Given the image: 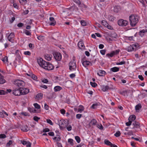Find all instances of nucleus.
I'll list each match as a JSON object with an SVG mask.
<instances>
[{"label":"nucleus","instance_id":"f257e3e1","mask_svg":"<svg viewBox=\"0 0 147 147\" xmlns=\"http://www.w3.org/2000/svg\"><path fill=\"white\" fill-rule=\"evenodd\" d=\"M129 18L130 25L132 26H135L138 22L139 17L136 15H131Z\"/></svg>","mask_w":147,"mask_h":147},{"label":"nucleus","instance_id":"f03ea898","mask_svg":"<svg viewBox=\"0 0 147 147\" xmlns=\"http://www.w3.org/2000/svg\"><path fill=\"white\" fill-rule=\"evenodd\" d=\"M58 125L61 129L66 127L69 124V120H58Z\"/></svg>","mask_w":147,"mask_h":147},{"label":"nucleus","instance_id":"7ed1b4c3","mask_svg":"<svg viewBox=\"0 0 147 147\" xmlns=\"http://www.w3.org/2000/svg\"><path fill=\"white\" fill-rule=\"evenodd\" d=\"M37 61L39 65L43 68H44L45 66L47 65V64L48 62L45 61L41 58L38 59Z\"/></svg>","mask_w":147,"mask_h":147},{"label":"nucleus","instance_id":"20e7f679","mask_svg":"<svg viewBox=\"0 0 147 147\" xmlns=\"http://www.w3.org/2000/svg\"><path fill=\"white\" fill-rule=\"evenodd\" d=\"M69 69L70 71L76 70V65L74 59H73L72 61L69 63Z\"/></svg>","mask_w":147,"mask_h":147},{"label":"nucleus","instance_id":"39448f33","mask_svg":"<svg viewBox=\"0 0 147 147\" xmlns=\"http://www.w3.org/2000/svg\"><path fill=\"white\" fill-rule=\"evenodd\" d=\"M128 24L127 21L122 19H120L118 21V24L119 26H125L127 25Z\"/></svg>","mask_w":147,"mask_h":147},{"label":"nucleus","instance_id":"423d86ee","mask_svg":"<svg viewBox=\"0 0 147 147\" xmlns=\"http://www.w3.org/2000/svg\"><path fill=\"white\" fill-rule=\"evenodd\" d=\"M14 84L18 87H23L25 86L24 82L22 80H16L14 81Z\"/></svg>","mask_w":147,"mask_h":147},{"label":"nucleus","instance_id":"0eeeda50","mask_svg":"<svg viewBox=\"0 0 147 147\" xmlns=\"http://www.w3.org/2000/svg\"><path fill=\"white\" fill-rule=\"evenodd\" d=\"M55 59L57 61H60L61 59V54L58 52H55L53 54Z\"/></svg>","mask_w":147,"mask_h":147},{"label":"nucleus","instance_id":"6e6552de","mask_svg":"<svg viewBox=\"0 0 147 147\" xmlns=\"http://www.w3.org/2000/svg\"><path fill=\"white\" fill-rule=\"evenodd\" d=\"M19 88L21 92V95L26 94L29 92V89L27 88L20 87Z\"/></svg>","mask_w":147,"mask_h":147},{"label":"nucleus","instance_id":"1a4fd4ad","mask_svg":"<svg viewBox=\"0 0 147 147\" xmlns=\"http://www.w3.org/2000/svg\"><path fill=\"white\" fill-rule=\"evenodd\" d=\"M47 65L45 66L44 69L48 70H50L53 69L54 68V66L52 64L48 62Z\"/></svg>","mask_w":147,"mask_h":147},{"label":"nucleus","instance_id":"9d476101","mask_svg":"<svg viewBox=\"0 0 147 147\" xmlns=\"http://www.w3.org/2000/svg\"><path fill=\"white\" fill-rule=\"evenodd\" d=\"M13 94L16 96H20L21 95V92L20 88L15 89L13 90Z\"/></svg>","mask_w":147,"mask_h":147},{"label":"nucleus","instance_id":"9b49d317","mask_svg":"<svg viewBox=\"0 0 147 147\" xmlns=\"http://www.w3.org/2000/svg\"><path fill=\"white\" fill-rule=\"evenodd\" d=\"M14 37V33H11L8 36L7 39L9 41L13 42L14 40L13 38Z\"/></svg>","mask_w":147,"mask_h":147},{"label":"nucleus","instance_id":"f8f14e48","mask_svg":"<svg viewBox=\"0 0 147 147\" xmlns=\"http://www.w3.org/2000/svg\"><path fill=\"white\" fill-rule=\"evenodd\" d=\"M78 45L80 49L82 50L84 49L85 47L82 41H79L78 43Z\"/></svg>","mask_w":147,"mask_h":147},{"label":"nucleus","instance_id":"ddd939ff","mask_svg":"<svg viewBox=\"0 0 147 147\" xmlns=\"http://www.w3.org/2000/svg\"><path fill=\"white\" fill-rule=\"evenodd\" d=\"M20 128H21V130L24 132H27L30 130L27 125L21 126Z\"/></svg>","mask_w":147,"mask_h":147},{"label":"nucleus","instance_id":"4468645a","mask_svg":"<svg viewBox=\"0 0 147 147\" xmlns=\"http://www.w3.org/2000/svg\"><path fill=\"white\" fill-rule=\"evenodd\" d=\"M50 21L51 22L50 23V25L51 26H54L56 23L55 20L53 17H51L49 18Z\"/></svg>","mask_w":147,"mask_h":147},{"label":"nucleus","instance_id":"2eb2a0df","mask_svg":"<svg viewBox=\"0 0 147 147\" xmlns=\"http://www.w3.org/2000/svg\"><path fill=\"white\" fill-rule=\"evenodd\" d=\"M82 64L85 67H86L87 66L90 65V64H91V65H92V63L90 61H83Z\"/></svg>","mask_w":147,"mask_h":147},{"label":"nucleus","instance_id":"dca6fc26","mask_svg":"<svg viewBox=\"0 0 147 147\" xmlns=\"http://www.w3.org/2000/svg\"><path fill=\"white\" fill-rule=\"evenodd\" d=\"M46 59L49 61H50L52 58V55L50 54H46L44 55Z\"/></svg>","mask_w":147,"mask_h":147},{"label":"nucleus","instance_id":"f3484780","mask_svg":"<svg viewBox=\"0 0 147 147\" xmlns=\"http://www.w3.org/2000/svg\"><path fill=\"white\" fill-rule=\"evenodd\" d=\"M106 74V72L104 70H99L98 74L100 76H104Z\"/></svg>","mask_w":147,"mask_h":147},{"label":"nucleus","instance_id":"a211bd4d","mask_svg":"<svg viewBox=\"0 0 147 147\" xmlns=\"http://www.w3.org/2000/svg\"><path fill=\"white\" fill-rule=\"evenodd\" d=\"M133 125L136 128H138L140 127V123L136 121L133 123Z\"/></svg>","mask_w":147,"mask_h":147},{"label":"nucleus","instance_id":"6ab92c4d","mask_svg":"<svg viewBox=\"0 0 147 147\" xmlns=\"http://www.w3.org/2000/svg\"><path fill=\"white\" fill-rule=\"evenodd\" d=\"M125 50L128 52H131L133 51H134V49L132 45H130L126 48Z\"/></svg>","mask_w":147,"mask_h":147},{"label":"nucleus","instance_id":"aec40b11","mask_svg":"<svg viewBox=\"0 0 147 147\" xmlns=\"http://www.w3.org/2000/svg\"><path fill=\"white\" fill-rule=\"evenodd\" d=\"M5 82V80L4 79L3 77L0 73V84H3Z\"/></svg>","mask_w":147,"mask_h":147},{"label":"nucleus","instance_id":"412c9836","mask_svg":"<svg viewBox=\"0 0 147 147\" xmlns=\"http://www.w3.org/2000/svg\"><path fill=\"white\" fill-rule=\"evenodd\" d=\"M62 88L61 87L59 86H56L54 88V90L55 92L60 91Z\"/></svg>","mask_w":147,"mask_h":147},{"label":"nucleus","instance_id":"4be33fe9","mask_svg":"<svg viewBox=\"0 0 147 147\" xmlns=\"http://www.w3.org/2000/svg\"><path fill=\"white\" fill-rule=\"evenodd\" d=\"M43 96V94L41 93H38L36 96V98L38 100L42 98Z\"/></svg>","mask_w":147,"mask_h":147},{"label":"nucleus","instance_id":"5701e85b","mask_svg":"<svg viewBox=\"0 0 147 147\" xmlns=\"http://www.w3.org/2000/svg\"><path fill=\"white\" fill-rule=\"evenodd\" d=\"M111 70L113 72H117L119 70V68L117 67H114L111 68Z\"/></svg>","mask_w":147,"mask_h":147},{"label":"nucleus","instance_id":"b1692460","mask_svg":"<svg viewBox=\"0 0 147 147\" xmlns=\"http://www.w3.org/2000/svg\"><path fill=\"white\" fill-rule=\"evenodd\" d=\"M97 121L96 120H91V121L89 123V125L91 126L92 125H96Z\"/></svg>","mask_w":147,"mask_h":147},{"label":"nucleus","instance_id":"393cba45","mask_svg":"<svg viewBox=\"0 0 147 147\" xmlns=\"http://www.w3.org/2000/svg\"><path fill=\"white\" fill-rule=\"evenodd\" d=\"M132 46L134 49V51H136L137 48L139 47V45L138 43H135L133 44Z\"/></svg>","mask_w":147,"mask_h":147},{"label":"nucleus","instance_id":"a878e982","mask_svg":"<svg viewBox=\"0 0 147 147\" xmlns=\"http://www.w3.org/2000/svg\"><path fill=\"white\" fill-rule=\"evenodd\" d=\"M120 9V8L119 6H115L114 7V11L115 12H118Z\"/></svg>","mask_w":147,"mask_h":147},{"label":"nucleus","instance_id":"bb28decb","mask_svg":"<svg viewBox=\"0 0 147 147\" xmlns=\"http://www.w3.org/2000/svg\"><path fill=\"white\" fill-rule=\"evenodd\" d=\"M109 89V86L107 85L105 86H103L102 87V89L103 91H105L108 90Z\"/></svg>","mask_w":147,"mask_h":147},{"label":"nucleus","instance_id":"cd10ccee","mask_svg":"<svg viewBox=\"0 0 147 147\" xmlns=\"http://www.w3.org/2000/svg\"><path fill=\"white\" fill-rule=\"evenodd\" d=\"M99 102H96L93 104L91 106V108L93 109H95L97 107V106L99 105Z\"/></svg>","mask_w":147,"mask_h":147},{"label":"nucleus","instance_id":"c85d7f7f","mask_svg":"<svg viewBox=\"0 0 147 147\" xmlns=\"http://www.w3.org/2000/svg\"><path fill=\"white\" fill-rule=\"evenodd\" d=\"M104 143L106 145L109 146H110L112 143L109 140L106 139L104 140Z\"/></svg>","mask_w":147,"mask_h":147},{"label":"nucleus","instance_id":"c756f323","mask_svg":"<svg viewBox=\"0 0 147 147\" xmlns=\"http://www.w3.org/2000/svg\"><path fill=\"white\" fill-rule=\"evenodd\" d=\"M79 107L80 108L78 109V111L81 113L84 110V108L82 105H80Z\"/></svg>","mask_w":147,"mask_h":147},{"label":"nucleus","instance_id":"7c9ffc66","mask_svg":"<svg viewBox=\"0 0 147 147\" xmlns=\"http://www.w3.org/2000/svg\"><path fill=\"white\" fill-rule=\"evenodd\" d=\"M102 25L105 27H106L107 25H108V23L105 20H102L101 22Z\"/></svg>","mask_w":147,"mask_h":147},{"label":"nucleus","instance_id":"2f4dec72","mask_svg":"<svg viewBox=\"0 0 147 147\" xmlns=\"http://www.w3.org/2000/svg\"><path fill=\"white\" fill-rule=\"evenodd\" d=\"M142 108V106L140 104H139L135 107V109L136 110H139Z\"/></svg>","mask_w":147,"mask_h":147},{"label":"nucleus","instance_id":"473e14b6","mask_svg":"<svg viewBox=\"0 0 147 147\" xmlns=\"http://www.w3.org/2000/svg\"><path fill=\"white\" fill-rule=\"evenodd\" d=\"M73 140L72 139H69L68 140V143H69L70 144L71 146H73L74 145V143L73 142Z\"/></svg>","mask_w":147,"mask_h":147},{"label":"nucleus","instance_id":"72a5a7b5","mask_svg":"<svg viewBox=\"0 0 147 147\" xmlns=\"http://www.w3.org/2000/svg\"><path fill=\"white\" fill-rule=\"evenodd\" d=\"M75 139H76V142L78 143H79L81 141L80 138V137L78 136H76L75 137Z\"/></svg>","mask_w":147,"mask_h":147},{"label":"nucleus","instance_id":"f704fd0d","mask_svg":"<svg viewBox=\"0 0 147 147\" xmlns=\"http://www.w3.org/2000/svg\"><path fill=\"white\" fill-rule=\"evenodd\" d=\"M136 119V117L135 115H130L128 118V119Z\"/></svg>","mask_w":147,"mask_h":147},{"label":"nucleus","instance_id":"c9c22d12","mask_svg":"<svg viewBox=\"0 0 147 147\" xmlns=\"http://www.w3.org/2000/svg\"><path fill=\"white\" fill-rule=\"evenodd\" d=\"M121 133L119 131H117L115 134L114 135L116 137H119L120 136Z\"/></svg>","mask_w":147,"mask_h":147},{"label":"nucleus","instance_id":"e433bc0d","mask_svg":"<svg viewBox=\"0 0 147 147\" xmlns=\"http://www.w3.org/2000/svg\"><path fill=\"white\" fill-rule=\"evenodd\" d=\"M20 3L22 5H24L27 2V0H19Z\"/></svg>","mask_w":147,"mask_h":147},{"label":"nucleus","instance_id":"4c0bfd02","mask_svg":"<svg viewBox=\"0 0 147 147\" xmlns=\"http://www.w3.org/2000/svg\"><path fill=\"white\" fill-rule=\"evenodd\" d=\"M21 114L23 116H30L29 114L25 112H22L21 113Z\"/></svg>","mask_w":147,"mask_h":147},{"label":"nucleus","instance_id":"58836bf2","mask_svg":"<svg viewBox=\"0 0 147 147\" xmlns=\"http://www.w3.org/2000/svg\"><path fill=\"white\" fill-rule=\"evenodd\" d=\"M44 36H39L37 37L38 39L40 40H42L44 39Z\"/></svg>","mask_w":147,"mask_h":147},{"label":"nucleus","instance_id":"ea45409f","mask_svg":"<svg viewBox=\"0 0 147 147\" xmlns=\"http://www.w3.org/2000/svg\"><path fill=\"white\" fill-rule=\"evenodd\" d=\"M34 105L35 108L36 109H39L40 108V105L37 103H34Z\"/></svg>","mask_w":147,"mask_h":147},{"label":"nucleus","instance_id":"a19ab883","mask_svg":"<svg viewBox=\"0 0 147 147\" xmlns=\"http://www.w3.org/2000/svg\"><path fill=\"white\" fill-rule=\"evenodd\" d=\"M2 60L4 63H6L7 61V56H5L2 59Z\"/></svg>","mask_w":147,"mask_h":147},{"label":"nucleus","instance_id":"79ce46f5","mask_svg":"<svg viewBox=\"0 0 147 147\" xmlns=\"http://www.w3.org/2000/svg\"><path fill=\"white\" fill-rule=\"evenodd\" d=\"M7 92L4 90H0V95H5Z\"/></svg>","mask_w":147,"mask_h":147},{"label":"nucleus","instance_id":"37998d69","mask_svg":"<svg viewBox=\"0 0 147 147\" xmlns=\"http://www.w3.org/2000/svg\"><path fill=\"white\" fill-rule=\"evenodd\" d=\"M134 120H129V121L128 122H126L125 123L126 125L127 126H130L131 124L132 121Z\"/></svg>","mask_w":147,"mask_h":147},{"label":"nucleus","instance_id":"c03bdc74","mask_svg":"<svg viewBox=\"0 0 147 147\" xmlns=\"http://www.w3.org/2000/svg\"><path fill=\"white\" fill-rule=\"evenodd\" d=\"M90 84L92 86L94 87H95L97 86V84L95 82H90Z\"/></svg>","mask_w":147,"mask_h":147},{"label":"nucleus","instance_id":"a18cd8bd","mask_svg":"<svg viewBox=\"0 0 147 147\" xmlns=\"http://www.w3.org/2000/svg\"><path fill=\"white\" fill-rule=\"evenodd\" d=\"M114 53L113 52H111L110 53H108L106 54V56L108 57H113L114 55L113 54Z\"/></svg>","mask_w":147,"mask_h":147},{"label":"nucleus","instance_id":"49530a36","mask_svg":"<svg viewBox=\"0 0 147 147\" xmlns=\"http://www.w3.org/2000/svg\"><path fill=\"white\" fill-rule=\"evenodd\" d=\"M125 62L124 61H122L120 62L117 63L116 65H122L123 64H125Z\"/></svg>","mask_w":147,"mask_h":147},{"label":"nucleus","instance_id":"de8ad7c7","mask_svg":"<svg viewBox=\"0 0 147 147\" xmlns=\"http://www.w3.org/2000/svg\"><path fill=\"white\" fill-rule=\"evenodd\" d=\"M81 25L84 26H85L86 25V22L84 20H82L81 21Z\"/></svg>","mask_w":147,"mask_h":147},{"label":"nucleus","instance_id":"09e8293b","mask_svg":"<svg viewBox=\"0 0 147 147\" xmlns=\"http://www.w3.org/2000/svg\"><path fill=\"white\" fill-rule=\"evenodd\" d=\"M31 75V78L33 80H36L37 79V77L35 75L32 74Z\"/></svg>","mask_w":147,"mask_h":147},{"label":"nucleus","instance_id":"8fccbe9b","mask_svg":"<svg viewBox=\"0 0 147 147\" xmlns=\"http://www.w3.org/2000/svg\"><path fill=\"white\" fill-rule=\"evenodd\" d=\"M120 51V50L119 49H117V50H116L115 51H113V52L114 53L113 54L114 55H115V54H118Z\"/></svg>","mask_w":147,"mask_h":147},{"label":"nucleus","instance_id":"3c124183","mask_svg":"<svg viewBox=\"0 0 147 147\" xmlns=\"http://www.w3.org/2000/svg\"><path fill=\"white\" fill-rule=\"evenodd\" d=\"M50 131V129L47 128L44 129L43 130V132H47L49 131Z\"/></svg>","mask_w":147,"mask_h":147},{"label":"nucleus","instance_id":"603ef678","mask_svg":"<svg viewBox=\"0 0 147 147\" xmlns=\"http://www.w3.org/2000/svg\"><path fill=\"white\" fill-rule=\"evenodd\" d=\"M12 143V141L11 140H9V142H7L6 144L7 146H9Z\"/></svg>","mask_w":147,"mask_h":147},{"label":"nucleus","instance_id":"864d4df0","mask_svg":"<svg viewBox=\"0 0 147 147\" xmlns=\"http://www.w3.org/2000/svg\"><path fill=\"white\" fill-rule=\"evenodd\" d=\"M24 54L25 55L30 56L31 55V53L29 51H26L24 52Z\"/></svg>","mask_w":147,"mask_h":147},{"label":"nucleus","instance_id":"5fc2aeb1","mask_svg":"<svg viewBox=\"0 0 147 147\" xmlns=\"http://www.w3.org/2000/svg\"><path fill=\"white\" fill-rule=\"evenodd\" d=\"M6 137V136L4 134H0V138H4Z\"/></svg>","mask_w":147,"mask_h":147},{"label":"nucleus","instance_id":"6e6d98bb","mask_svg":"<svg viewBox=\"0 0 147 147\" xmlns=\"http://www.w3.org/2000/svg\"><path fill=\"white\" fill-rule=\"evenodd\" d=\"M25 33L27 35H31V33L29 32V31L27 30H25Z\"/></svg>","mask_w":147,"mask_h":147},{"label":"nucleus","instance_id":"4d7b16f0","mask_svg":"<svg viewBox=\"0 0 147 147\" xmlns=\"http://www.w3.org/2000/svg\"><path fill=\"white\" fill-rule=\"evenodd\" d=\"M61 113L63 115H64L65 114V111L64 109H61L60 110Z\"/></svg>","mask_w":147,"mask_h":147},{"label":"nucleus","instance_id":"13d9d810","mask_svg":"<svg viewBox=\"0 0 147 147\" xmlns=\"http://www.w3.org/2000/svg\"><path fill=\"white\" fill-rule=\"evenodd\" d=\"M74 2L78 5H80L81 4V2L80 0H75Z\"/></svg>","mask_w":147,"mask_h":147},{"label":"nucleus","instance_id":"bf43d9fd","mask_svg":"<svg viewBox=\"0 0 147 147\" xmlns=\"http://www.w3.org/2000/svg\"><path fill=\"white\" fill-rule=\"evenodd\" d=\"M57 136H58V137H57V138L56 140V141L58 142L60 141L61 140V137L59 135H57Z\"/></svg>","mask_w":147,"mask_h":147},{"label":"nucleus","instance_id":"052dcab7","mask_svg":"<svg viewBox=\"0 0 147 147\" xmlns=\"http://www.w3.org/2000/svg\"><path fill=\"white\" fill-rule=\"evenodd\" d=\"M28 110L31 113H33L34 108L29 107L28 108Z\"/></svg>","mask_w":147,"mask_h":147},{"label":"nucleus","instance_id":"680f3d73","mask_svg":"<svg viewBox=\"0 0 147 147\" xmlns=\"http://www.w3.org/2000/svg\"><path fill=\"white\" fill-rule=\"evenodd\" d=\"M140 31V33L142 32L144 34L145 33L147 32V28H146L145 29H143Z\"/></svg>","mask_w":147,"mask_h":147},{"label":"nucleus","instance_id":"e2e57ef3","mask_svg":"<svg viewBox=\"0 0 147 147\" xmlns=\"http://www.w3.org/2000/svg\"><path fill=\"white\" fill-rule=\"evenodd\" d=\"M48 134L49 136H53L54 135V133L52 131L49 132Z\"/></svg>","mask_w":147,"mask_h":147},{"label":"nucleus","instance_id":"0e129e2a","mask_svg":"<svg viewBox=\"0 0 147 147\" xmlns=\"http://www.w3.org/2000/svg\"><path fill=\"white\" fill-rule=\"evenodd\" d=\"M76 75L74 74H72L69 75L70 77L71 78H73L75 77Z\"/></svg>","mask_w":147,"mask_h":147},{"label":"nucleus","instance_id":"69168bd1","mask_svg":"<svg viewBox=\"0 0 147 147\" xmlns=\"http://www.w3.org/2000/svg\"><path fill=\"white\" fill-rule=\"evenodd\" d=\"M27 147H31V143L29 142H27V144H26Z\"/></svg>","mask_w":147,"mask_h":147},{"label":"nucleus","instance_id":"338daca9","mask_svg":"<svg viewBox=\"0 0 147 147\" xmlns=\"http://www.w3.org/2000/svg\"><path fill=\"white\" fill-rule=\"evenodd\" d=\"M42 82L44 83H47L48 81L47 79L44 78L42 80Z\"/></svg>","mask_w":147,"mask_h":147},{"label":"nucleus","instance_id":"774afa93","mask_svg":"<svg viewBox=\"0 0 147 147\" xmlns=\"http://www.w3.org/2000/svg\"><path fill=\"white\" fill-rule=\"evenodd\" d=\"M24 24L22 23H18L17 25V26L19 27H21L23 26Z\"/></svg>","mask_w":147,"mask_h":147}]
</instances>
